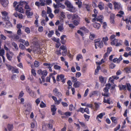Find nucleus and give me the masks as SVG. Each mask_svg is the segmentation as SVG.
<instances>
[{
    "label": "nucleus",
    "mask_w": 131,
    "mask_h": 131,
    "mask_svg": "<svg viewBox=\"0 0 131 131\" xmlns=\"http://www.w3.org/2000/svg\"><path fill=\"white\" fill-rule=\"evenodd\" d=\"M65 5L67 7L69 8V10L72 12H76L75 8L72 5L69 1H66L65 2Z\"/></svg>",
    "instance_id": "nucleus-1"
},
{
    "label": "nucleus",
    "mask_w": 131,
    "mask_h": 131,
    "mask_svg": "<svg viewBox=\"0 0 131 131\" xmlns=\"http://www.w3.org/2000/svg\"><path fill=\"white\" fill-rule=\"evenodd\" d=\"M64 76L62 74L58 75L57 77V80L59 81L60 80L63 83H65L66 79L64 78Z\"/></svg>",
    "instance_id": "nucleus-2"
},
{
    "label": "nucleus",
    "mask_w": 131,
    "mask_h": 131,
    "mask_svg": "<svg viewBox=\"0 0 131 131\" xmlns=\"http://www.w3.org/2000/svg\"><path fill=\"white\" fill-rule=\"evenodd\" d=\"M113 5L115 9L121 10L122 9V6L119 3L114 2Z\"/></svg>",
    "instance_id": "nucleus-3"
},
{
    "label": "nucleus",
    "mask_w": 131,
    "mask_h": 131,
    "mask_svg": "<svg viewBox=\"0 0 131 131\" xmlns=\"http://www.w3.org/2000/svg\"><path fill=\"white\" fill-rule=\"evenodd\" d=\"M115 35H112L110 37V39L112 40L111 44L112 45H115L116 43L118 41V39H115Z\"/></svg>",
    "instance_id": "nucleus-4"
},
{
    "label": "nucleus",
    "mask_w": 131,
    "mask_h": 131,
    "mask_svg": "<svg viewBox=\"0 0 131 131\" xmlns=\"http://www.w3.org/2000/svg\"><path fill=\"white\" fill-rule=\"evenodd\" d=\"M54 64V63L52 64L45 63H43V65L44 66L46 67V68H48L50 71H52V70L51 68Z\"/></svg>",
    "instance_id": "nucleus-5"
},
{
    "label": "nucleus",
    "mask_w": 131,
    "mask_h": 131,
    "mask_svg": "<svg viewBox=\"0 0 131 131\" xmlns=\"http://www.w3.org/2000/svg\"><path fill=\"white\" fill-rule=\"evenodd\" d=\"M38 71V74L40 75H42V76L45 77L46 76L48 72L45 70L42 71L41 69H39Z\"/></svg>",
    "instance_id": "nucleus-6"
},
{
    "label": "nucleus",
    "mask_w": 131,
    "mask_h": 131,
    "mask_svg": "<svg viewBox=\"0 0 131 131\" xmlns=\"http://www.w3.org/2000/svg\"><path fill=\"white\" fill-rule=\"evenodd\" d=\"M103 18V17L102 15H100L99 16H98L97 18L96 17H95L93 19L92 21L93 22H95V21H97L100 22H102V20Z\"/></svg>",
    "instance_id": "nucleus-7"
},
{
    "label": "nucleus",
    "mask_w": 131,
    "mask_h": 131,
    "mask_svg": "<svg viewBox=\"0 0 131 131\" xmlns=\"http://www.w3.org/2000/svg\"><path fill=\"white\" fill-rule=\"evenodd\" d=\"M0 2L4 7H6L7 5L8 2V0H0Z\"/></svg>",
    "instance_id": "nucleus-8"
},
{
    "label": "nucleus",
    "mask_w": 131,
    "mask_h": 131,
    "mask_svg": "<svg viewBox=\"0 0 131 131\" xmlns=\"http://www.w3.org/2000/svg\"><path fill=\"white\" fill-rule=\"evenodd\" d=\"M15 9L16 11L21 13H22L24 12L23 8L19 4L17 5V7L15 8Z\"/></svg>",
    "instance_id": "nucleus-9"
},
{
    "label": "nucleus",
    "mask_w": 131,
    "mask_h": 131,
    "mask_svg": "<svg viewBox=\"0 0 131 131\" xmlns=\"http://www.w3.org/2000/svg\"><path fill=\"white\" fill-rule=\"evenodd\" d=\"M108 89H107L106 88H105L104 90V93L103 94V93H102V95L104 96H106V97H108L110 95V93L108 92Z\"/></svg>",
    "instance_id": "nucleus-10"
},
{
    "label": "nucleus",
    "mask_w": 131,
    "mask_h": 131,
    "mask_svg": "<svg viewBox=\"0 0 131 131\" xmlns=\"http://www.w3.org/2000/svg\"><path fill=\"white\" fill-rule=\"evenodd\" d=\"M105 115V113L104 112H103L100 113L98 115H97L96 119H97L99 122H101V121L99 119V118L102 119L103 118V116Z\"/></svg>",
    "instance_id": "nucleus-11"
},
{
    "label": "nucleus",
    "mask_w": 131,
    "mask_h": 131,
    "mask_svg": "<svg viewBox=\"0 0 131 131\" xmlns=\"http://www.w3.org/2000/svg\"><path fill=\"white\" fill-rule=\"evenodd\" d=\"M51 111L52 112V115H54L56 114V111L57 110V108L55 105H51Z\"/></svg>",
    "instance_id": "nucleus-12"
},
{
    "label": "nucleus",
    "mask_w": 131,
    "mask_h": 131,
    "mask_svg": "<svg viewBox=\"0 0 131 131\" xmlns=\"http://www.w3.org/2000/svg\"><path fill=\"white\" fill-rule=\"evenodd\" d=\"M115 15L113 14H111L110 17V21L111 23L114 24L115 23L114 21Z\"/></svg>",
    "instance_id": "nucleus-13"
},
{
    "label": "nucleus",
    "mask_w": 131,
    "mask_h": 131,
    "mask_svg": "<svg viewBox=\"0 0 131 131\" xmlns=\"http://www.w3.org/2000/svg\"><path fill=\"white\" fill-rule=\"evenodd\" d=\"M122 58L121 56H120L119 58H115L113 60V62L114 63L117 62L118 63L122 59Z\"/></svg>",
    "instance_id": "nucleus-14"
},
{
    "label": "nucleus",
    "mask_w": 131,
    "mask_h": 131,
    "mask_svg": "<svg viewBox=\"0 0 131 131\" xmlns=\"http://www.w3.org/2000/svg\"><path fill=\"white\" fill-rule=\"evenodd\" d=\"M95 45L100 48H102L103 45V43L102 41H95Z\"/></svg>",
    "instance_id": "nucleus-15"
},
{
    "label": "nucleus",
    "mask_w": 131,
    "mask_h": 131,
    "mask_svg": "<svg viewBox=\"0 0 131 131\" xmlns=\"http://www.w3.org/2000/svg\"><path fill=\"white\" fill-rule=\"evenodd\" d=\"M104 3L101 2H100L98 5V7L101 10H103L104 9Z\"/></svg>",
    "instance_id": "nucleus-16"
},
{
    "label": "nucleus",
    "mask_w": 131,
    "mask_h": 131,
    "mask_svg": "<svg viewBox=\"0 0 131 131\" xmlns=\"http://www.w3.org/2000/svg\"><path fill=\"white\" fill-rule=\"evenodd\" d=\"M37 126V124L36 121H33L31 124V127L32 128H36Z\"/></svg>",
    "instance_id": "nucleus-17"
},
{
    "label": "nucleus",
    "mask_w": 131,
    "mask_h": 131,
    "mask_svg": "<svg viewBox=\"0 0 131 131\" xmlns=\"http://www.w3.org/2000/svg\"><path fill=\"white\" fill-rule=\"evenodd\" d=\"M6 26L5 27L7 28H11L12 26V25L10 21H7L6 23Z\"/></svg>",
    "instance_id": "nucleus-18"
},
{
    "label": "nucleus",
    "mask_w": 131,
    "mask_h": 131,
    "mask_svg": "<svg viewBox=\"0 0 131 131\" xmlns=\"http://www.w3.org/2000/svg\"><path fill=\"white\" fill-rule=\"evenodd\" d=\"M95 21V22H94L95 23L93 24V26L96 29H99L101 26V25L100 24L96 23Z\"/></svg>",
    "instance_id": "nucleus-19"
},
{
    "label": "nucleus",
    "mask_w": 131,
    "mask_h": 131,
    "mask_svg": "<svg viewBox=\"0 0 131 131\" xmlns=\"http://www.w3.org/2000/svg\"><path fill=\"white\" fill-rule=\"evenodd\" d=\"M75 1H77L75 2V4L76 5H78V7L79 8H80L81 7L82 5V2L81 1H80V0H74Z\"/></svg>",
    "instance_id": "nucleus-20"
},
{
    "label": "nucleus",
    "mask_w": 131,
    "mask_h": 131,
    "mask_svg": "<svg viewBox=\"0 0 131 131\" xmlns=\"http://www.w3.org/2000/svg\"><path fill=\"white\" fill-rule=\"evenodd\" d=\"M30 10H26V15L27 16L28 18H30V16L33 15V13L32 12H30Z\"/></svg>",
    "instance_id": "nucleus-21"
},
{
    "label": "nucleus",
    "mask_w": 131,
    "mask_h": 131,
    "mask_svg": "<svg viewBox=\"0 0 131 131\" xmlns=\"http://www.w3.org/2000/svg\"><path fill=\"white\" fill-rule=\"evenodd\" d=\"M98 93V91H93L91 92L89 94L90 97H91L95 95Z\"/></svg>",
    "instance_id": "nucleus-22"
},
{
    "label": "nucleus",
    "mask_w": 131,
    "mask_h": 131,
    "mask_svg": "<svg viewBox=\"0 0 131 131\" xmlns=\"http://www.w3.org/2000/svg\"><path fill=\"white\" fill-rule=\"evenodd\" d=\"M94 104L96 110H97L100 107V105L101 104V103H96L95 102L94 103Z\"/></svg>",
    "instance_id": "nucleus-23"
},
{
    "label": "nucleus",
    "mask_w": 131,
    "mask_h": 131,
    "mask_svg": "<svg viewBox=\"0 0 131 131\" xmlns=\"http://www.w3.org/2000/svg\"><path fill=\"white\" fill-rule=\"evenodd\" d=\"M23 54L24 55V53H21L20 52L19 54L17 56V59L18 61L19 62H20V59L21 58V55Z\"/></svg>",
    "instance_id": "nucleus-24"
},
{
    "label": "nucleus",
    "mask_w": 131,
    "mask_h": 131,
    "mask_svg": "<svg viewBox=\"0 0 131 131\" xmlns=\"http://www.w3.org/2000/svg\"><path fill=\"white\" fill-rule=\"evenodd\" d=\"M119 87L120 90H125L126 89V85H120L119 86Z\"/></svg>",
    "instance_id": "nucleus-25"
},
{
    "label": "nucleus",
    "mask_w": 131,
    "mask_h": 131,
    "mask_svg": "<svg viewBox=\"0 0 131 131\" xmlns=\"http://www.w3.org/2000/svg\"><path fill=\"white\" fill-rule=\"evenodd\" d=\"M103 102L105 103H107L109 104H110L111 103H112V101H111L110 98H108L107 100H106L104 98Z\"/></svg>",
    "instance_id": "nucleus-26"
},
{
    "label": "nucleus",
    "mask_w": 131,
    "mask_h": 131,
    "mask_svg": "<svg viewBox=\"0 0 131 131\" xmlns=\"http://www.w3.org/2000/svg\"><path fill=\"white\" fill-rule=\"evenodd\" d=\"M74 19H76L77 20H80V18L79 16L78 15L75 14L73 15V20Z\"/></svg>",
    "instance_id": "nucleus-27"
},
{
    "label": "nucleus",
    "mask_w": 131,
    "mask_h": 131,
    "mask_svg": "<svg viewBox=\"0 0 131 131\" xmlns=\"http://www.w3.org/2000/svg\"><path fill=\"white\" fill-rule=\"evenodd\" d=\"M64 29L63 24H62L61 25L58 26V30L60 31H62Z\"/></svg>",
    "instance_id": "nucleus-28"
},
{
    "label": "nucleus",
    "mask_w": 131,
    "mask_h": 131,
    "mask_svg": "<svg viewBox=\"0 0 131 131\" xmlns=\"http://www.w3.org/2000/svg\"><path fill=\"white\" fill-rule=\"evenodd\" d=\"M54 1L57 3V4H53V6L54 7L56 8H59V2L58 0H54Z\"/></svg>",
    "instance_id": "nucleus-29"
},
{
    "label": "nucleus",
    "mask_w": 131,
    "mask_h": 131,
    "mask_svg": "<svg viewBox=\"0 0 131 131\" xmlns=\"http://www.w3.org/2000/svg\"><path fill=\"white\" fill-rule=\"evenodd\" d=\"M53 122V120H51L50 121V123L47 125V126L49 128L51 129L52 127V125L51 123H52Z\"/></svg>",
    "instance_id": "nucleus-30"
},
{
    "label": "nucleus",
    "mask_w": 131,
    "mask_h": 131,
    "mask_svg": "<svg viewBox=\"0 0 131 131\" xmlns=\"http://www.w3.org/2000/svg\"><path fill=\"white\" fill-rule=\"evenodd\" d=\"M102 40L104 43V44L105 45H107V43L106 42L108 40V38L106 36L102 38Z\"/></svg>",
    "instance_id": "nucleus-31"
},
{
    "label": "nucleus",
    "mask_w": 131,
    "mask_h": 131,
    "mask_svg": "<svg viewBox=\"0 0 131 131\" xmlns=\"http://www.w3.org/2000/svg\"><path fill=\"white\" fill-rule=\"evenodd\" d=\"M12 45L15 48V49L16 50H17L18 48L17 44L14 42H12Z\"/></svg>",
    "instance_id": "nucleus-32"
},
{
    "label": "nucleus",
    "mask_w": 131,
    "mask_h": 131,
    "mask_svg": "<svg viewBox=\"0 0 131 131\" xmlns=\"http://www.w3.org/2000/svg\"><path fill=\"white\" fill-rule=\"evenodd\" d=\"M69 109L70 111H72L76 109V107H74L73 104H71L69 105Z\"/></svg>",
    "instance_id": "nucleus-33"
},
{
    "label": "nucleus",
    "mask_w": 131,
    "mask_h": 131,
    "mask_svg": "<svg viewBox=\"0 0 131 131\" xmlns=\"http://www.w3.org/2000/svg\"><path fill=\"white\" fill-rule=\"evenodd\" d=\"M24 6H25V9L27 10H31V9L29 7V6L28 5V3L27 2Z\"/></svg>",
    "instance_id": "nucleus-34"
},
{
    "label": "nucleus",
    "mask_w": 131,
    "mask_h": 131,
    "mask_svg": "<svg viewBox=\"0 0 131 131\" xmlns=\"http://www.w3.org/2000/svg\"><path fill=\"white\" fill-rule=\"evenodd\" d=\"M80 20H75L73 21V24L75 26L78 25L80 23Z\"/></svg>",
    "instance_id": "nucleus-35"
},
{
    "label": "nucleus",
    "mask_w": 131,
    "mask_h": 131,
    "mask_svg": "<svg viewBox=\"0 0 131 131\" xmlns=\"http://www.w3.org/2000/svg\"><path fill=\"white\" fill-rule=\"evenodd\" d=\"M124 14V12H123L120 10L118 12V14L116 15V16L121 17L122 16V15Z\"/></svg>",
    "instance_id": "nucleus-36"
},
{
    "label": "nucleus",
    "mask_w": 131,
    "mask_h": 131,
    "mask_svg": "<svg viewBox=\"0 0 131 131\" xmlns=\"http://www.w3.org/2000/svg\"><path fill=\"white\" fill-rule=\"evenodd\" d=\"M54 32L53 30L50 31L49 33L48 34V36L49 37H52V35H53Z\"/></svg>",
    "instance_id": "nucleus-37"
},
{
    "label": "nucleus",
    "mask_w": 131,
    "mask_h": 131,
    "mask_svg": "<svg viewBox=\"0 0 131 131\" xmlns=\"http://www.w3.org/2000/svg\"><path fill=\"white\" fill-rule=\"evenodd\" d=\"M126 86L127 88V89L128 91H130L131 90V85L129 83H126Z\"/></svg>",
    "instance_id": "nucleus-38"
},
{
    "label": "nucleus",
    "mask_w": 131,
    "mask_h": 131,
    "mask_svg": "<svg viewBox=\"0 0 131 131\" xmlns=\"http://www.w3.org/2000/svg\"><path fill=\"white\" fill-rule=\"evenodd\" d=\"M40 6H45L46 4L45 0H39Z\"/></svg>",
    "instance_id": "nucleus-39"
},
{
    "label": "nucleus",
    "mask_w": 131,
    "mask_h": 131,
    "mask_svg": "<svg viewBox=\"0 0 131 131\" xmlns=\"http://www.w3.org/2000/svg\"><path fill=\"white\" fill-rule=\"evenodd\" d=\"M31 75H33L35 77H36V71L34 69H32L31 70Z\"/></svg>",
    "instance_id": "nucleus-40"
},
{
    "label": "nucleus",
    "mask_w": 131,
    "mask_h": 131,
    "mask_svg": "<svg viewBox=\"0 0 131 131\" xmlns=\"http://www.w3.org/2000/svg\"><path fill=\"white\" fill-rule=\"evenodd\" d=\"M124 70L127 73L131 72V68L126 67L125 69Z\"/></svg>",
    "instance_id": "nucleus-41"
},
{
    "label": "nucleus",
    "mask_w": 131,
    "mask_h": 131,
    "mask_svg": "<svg viewBox=\"0 0 131 131\" xmlns=\"http://www.w3.org/2000/svg\"><path fill=\"white\" fill-rule=\"evenodd\" d=\"M6 65L8 69L9 70H10L12 69H13L14 68V67L11 66L9 64H6Z\"/></svg>",
    "instance_id": "nucleus-42"
},
{
    "label": "nucleus",
    "mask_w": 131,
    "mask_h": 131,
    "mask_svg": "<svg viewBox=\"0 0 131 131\" xmlns=\"http://www.w3.org/2000/svg\"><path fill=\"white\" fill-rule=\"evenodd\" d=\"M1 13L2 15V17L6 16L8 15V13L6 11L2 12Z\"/></svg>",
    "instance_id": "nucleus-43"
},
{
    "label": "nucleus",
    "mask_w": 131,
    "mask_h": 131,
    "mask_svg": "<svg viewBox=\"0 0 131 131\" xmlns=\"http://www.w3.org/2000/svg\"><path fill=\"white\" fill-rule=\"evenodd\" d=\"M25 32L28 34L30 33V28L28 27H25Z\"/></svg>",
    "instance_id": "nucleus-44"
},
{
    "label": "nucleus",
    "mask_w": 131,
    "mask_h": 131,
    "mask_svg": "<svg viewBox=\"0 0 131 131\" xmlns=\"http://www.w3.org/2000/svg\"><path fill=\"white\" fill-rule=\"evenodd\" d=\"M62 101V99L61 98H59L58 100H57L56 101H54L55 104L57 105H59L60 103Z\"/></svg>",
    "instance_id": "nucleus-45"
},
{
    "label": "nucleus",
    "mask_w": 131,
    "mask_h": 131,
    "mask_svg": "<svg viewBox=\"0 0 131 131\" xmlns=\"http://www.w3.org/2000/svg\"><path fill=\"white\" fill-rule=\"evenodd\" d=\"M19 47L22 50H24L26 49V48L24 45L21 43H20L19 44Z\"/></svg>",
    "instance_id": "nucleus-46"
},
{
    "label": "nucleus",
    "mask_w": 131,
    "mask_h": 131,
    "mask_svg": "<svg viewBox=\"0 0 131 131\" xmlns=\"http://www.w3.org/2000/svg\"><path fill=\"white\" fill-rule=\"evenodd\" d=\"M30 95L32 97H35L36 96V95L34 91H32L29 93Z\"/></svg>",
    "instance_id": "nucleus-47"
},
{
    "label": "nucleus",
    "mask_w": 131,
    "mask_h": 131,
    "mask_svg": "<svg viewBox=\"0 0 131 131\" xmlns=\"http://www.w3.org/2000/svg\"><path fill=\"white\" fill-rule=\"evenodd\" d=\"M59 92L57 88L54 89L53 90V93L55 95H56Z\"/></svg>",
    "instance_id": "nucleus-48"
},
{
    "label": "nucleus",
    "mask_w": 131,
    "mask_h": 131,
    "mask_svg": "<svg viewBox=\"0 0 131 131\" xmlns=\"http://www.w3.org/2000/svg\"><path fill=\"white\" fill-rule=\"evenodd\" d=\"M83 57L81 54H79L76 57V59L78 61H79L80 59H82Z\"/></svg>",
    "instance_id": "nucleus-49"
},
{
    "label": "nucleus",
    "mask_w": 131,
    "mask_h": 131,
    "mask_svg": "<svg viewBox=\"0 0 131 131\" xmlns=\"http://www.w3.org/2000/svg\"><path fill=\"white\" fill-rule=\"evenodd\" d=\"M6 56L8 59L10 61L12 58V56H10L8 53H7L6 54Z\"/></svg>",
    "instance_id": "nucleus-50"
},
{
    "label": "nucleus",
    "mask_w": 131,
    "mask_h": 131,
    "mask_svg": "<svg viewBox=\"0 0 131 131\" xmlns=\"http://www.w3.org/2000/svg\"><path fill=\"white\" fill-rule=\"evenodd\" d=\"M93 11H94V12L95 14H93L92 15V17H96L97 16V10H96V9H94Z\"/></svg>",
    "instance_id": "nucleus-51"
},
{
    "label": "nucleus",
    "mask_w": 131,
    "mask_h": 131,
    "mask_svg": "<svg viewBox=\"0 0 131 131\" xmlns=\"http://www.w3.org/2000/svg\"><path fill=\"white\" fill-rule=\"evenodd\" d=\"M5 54V51L4 49L1 50L0 51V56L1 57L4 56Z\"/></svg>",
    "instance_id": "nucleus-52"
},
{
    "label": "nucleus",
    "mask_w": 131,
    "mask_h": 131,
    "mask_svg": "<svg viewBox=\"0 0 131 131\" xmlns=\"http://www.w3.org/2000/svg\"><path fill=\"white\" fill-rule=\"evenodd\" d=\"M80 83L79 82H75L74 84V86L75 88L78 87L80 85Z\"/></svg>",
    "instance_id": "nucleus-53"
},
{
    "label": "nucleus",
    "mask_w": 131,
    "mask_h": 131,
    "mask_svg": "<svg viewBox=\"0 0 131 131\" xmlns=\"http://www.w3.org/2000/svg\"><path fill=\"white\" fill-rule=\"evenodd\" d=\"M95 35L94 34H90L89 36L90 39L91 40H93L95 37Z\"/></svg>",
    "instance_id": "nucleus-54"
},
{
    "label": "nucleus",
    "mask_w": 131,
    "mask_h": 131,
    "mask_svg": "<svg viewBox=\"0 0 131 131\" xmlns=\"http://www.w3.org/2000/svg\"><path fill=\"white\" fill-rule=\"evenodd\" d=\"M83 5L86 8L87 10L88 11H90V6L89 5L84 4H83Z\"/></svg>",
    "instance_id": "nucleus-55"
},
{
    "label": "nucleus",
    "mask_w": 131,
    "mask_h": 131,
    "mask_svg": "<svg viewBox=\"0 0 131 131\" xmlns=\"http://www.w3.org/2000/svg\"><path fill=\"white\" fill-rule=\"evenodd\" d=\"M27 2L25 1H21L19 2V4L21 6L22 5L24 6Z\"/></svg>",
    "instance_id": "nucleus-56"
},
{
    "label": "nucleus",
    "mask_w": 131,
    "mask_h": 131,
    "mask_svg": "<svg viewBox=\"0 0 131 131\" xmlns=\"http://www.w3.org/2000/svg\"><path fill=\"white\" fill-rule=\"evenodd\" d=\"M40 106L41 108H44L46 106V105L42 101L41 102V103L40 104Z\"/></svg>",
    "instance_id": "nucleus-57"
},
{
    "label": "nucleus",
    "mask_w": 131,
    "mask_h": 131,
    "mask_svg": "<svg viewBox=\"0 0 131 131\" xmlns=\"http://www.w3.org/2000/svg\"><path fill=\"white\" fill-rule=\"evenodd\" d=\"M24 94V93L23 92V91H21L19 93V95L18 97V99H19L20 98L22 97L23 96Z\"/></svg>",
    "instance_id": "nucleus-58"
},
{
    "label": "nucleus",
    "mask_w": 131,
    "mask_h": 131,
    "mask_svg": "<svg viewBox=\"0 0 131 131\" xmlns=\"http://www.w3.org/2000/svg\"><path fill=\"white\" fill-rule=\"evenodd\" d=\"M13 128V125L12 124H9L7 126V128L9 130H11Z\"/></svg>",
    "instance_id": "nucleus-59"
},
{
    "label": "nucleus",
    "mask_w": 131,
    "mask_h": 131,
    "mask_svg": "<svg viewBox=\"0 0 131 131\" xmlns=\"http://www.w3.org/2000/svg\"><path fill=\"white\" fill-rule=\"evenodd\" d=\"M34 64L35 67H38L40 65L39 62L38 61H35L34 63Z\"/></svg>",
    "instance_id": "nucleus-60"
},
{
    "label": "nucleus",
    "mask_w": 131,
    "mask_h": 131,
    "mask_svg": "<svg viewBox=\"0 0 131 131\" xmlns=\"http://www.w3.org/2000/svg\"><path fill=\"white\" fill-rule=\"evenodd\" d=\"M0 36L1 39L2 40H5L6 39V37L2 34H1Z\"/></svg>",
    "instance_id": "nucleus-61"
},
{
    "label": "nucleus",
    "mask_w": 131,
    "mask_h": 131,
    "mask_svg": "<svg viewBox=\"0 0 131 131\" xmlns=\"http://www.w3.org/2000/svg\"><path fill=\"white\" fill-rule=\"evenodd\" d=\"M54 68L55 70H60L61 68V67L59 66L55 65L54 66Z\"/></svg>",
    "instance_id": "nucleus-62"
},
{
    "label": "nucleus",
    "mask_w": 131,
    "mask_h": 131,
    "mask_svg": "<svg viewBox=\"0 0 131 131\" xmlns=\"http://www.w3.org/2000/svg\"><path fill=\"white\" fill-rule=\"evenodd\" d=\"M3 20H6L7 21H8L9 18L8 15L4 17H2Z\"/></svg>",
    "instance_id": "nucleus-63"
},
{
    "label": "nucleus",
    "mask_w": 131,
    "mask_h": 131,
    "mask_svg": "<svg viewBox=\"0 0 131 131\" xmlns=\"http://www.w3.org/2000/svg\"><path fill=\"white\" fill-rule=\"evenodd\" d=\"M99 80L100 81L101 83L104 82V78L103 77L101 76L99 77Z\"/></svg>",
    "instance_id": "nucleus-64"
}]
</instances>
